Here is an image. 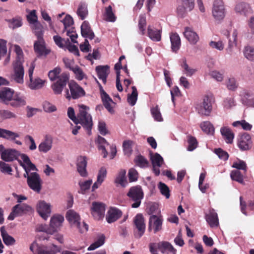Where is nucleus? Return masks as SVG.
<instances>
[{"label":"nucleus","mask_w":254,"mask_h":254,"mask_svg":"<svg viewBox=\"0 0 254 254\" xmlns=\"http://www.w3.org/2000/svg\"><path fill=\"white\" fill-rule=\"evenodd\" d=\"M21 159L22 161H20L19 163L25 171L23 176L27 178L28 186L33 191L39 193L42 189V181L37 173L31 172V171L37 170L35 165L31 162L26 154L21 155Z\"/></svg>","instance_id":"obj_1"},{"label":"nucleus","mask_w":254,"mask_h":254,"mask_svg":"<svg viewBox=\"0 0 254 254\" xmlns=\"http://www.w3.org/2000/svg\"><path fill=\"white\" fill-rule=\"evenodd\" d=\"M89 108L85 105H79V113L77 115V120L75 124H80L87 131L88 135L91 134V129L93 126V122L91 116L87 111Z\"/></svg>","instance_id":"obj_2"},{"label":"nucleus","mask_w":254,"mask_h":254,"mask_svg":"<svg viewBox=\"0 0 254 254\" xmlns=\"http://www.w3.org/2000/svg\"><path fill=\"white\" fill-rule=\"evenodd\" d=\"M30 250L33 254H56L60 252V248L54 244L47 247L38 243L37 241L31 244Z\"/></svg>","instance_id":"obj_3"},{"label":"nucleus","mask_w":254,"mask_h":254,"mask_svg":"<svg viewBox=\"0 0 254 254\" xmlns=\"http://www.w3.org/2000/svg\"><path fill=\"white\" fill-rule=\"evenodd\" d=\"M66 218L72 227L77 228L80 233H83L88 231V226L86 223L83 224V228L80 227V218L79 214L73 210H69L66 212Z\"/></svg>","instance_id":"obj_4"},{"label":"nucleus","mask_w":254,"mask_h":254,"mask_svg":"<svg viewBox=\"0 0 254 254\" xmlns=\"http://www.w3.org/2000/svg\"><path fill=\"white\" fill-rule=\"evenodd\" d=\"M96 142L98 144V149L102 151L104 158H106L108 156V151L107 150V148L108 147H109L110 149V159H112L115 157L117 153L115 145L113 144L110 145L104 138L100 136H98Z\"/></svg>","instance_id":"obj_5"},{"label":"nucleus","mask_w":254,"mask_h":254,"mask_svg":"<svg viewBox=\"0 0 254 254\" xmlns=\"http://www.w3.org/2000/svg\"><path fill=\"white\" fill-rule=\"evenodd\" d=\"M127 195L130 199L134 201V203L131 205L132 207L137 208L139 206L141 200L143 197V193L141 187L137 186L131 187L129 189Z\"/></svg>","instance_id":"obj_6"},{"label":"nucleus","mask_w":254,"mask_h":254,"mask_svg":"<svg viewBox=\"0 0 254 254\" xmlns=\"http://www.w3.org/2000/svg\"><path fill=\"white\" fill-rule=\"evenodd\" d=\"M70 94L68 90L66 91L65 97L70 99L71 97L74 99H78L85 95L83 89L80 87L75 81H70L68 83Z\"/></svg>","instance_id":"obj_7"},{"label":"nucleus","mask_w":254,"mask_h":254,"mask_svg":"<svg viewBox=\"0 0 254 254\" xmlns=\"http://www.w3.org/2000/svg\"><path fill=\"white\" fill-rule=\"evenodd\" d=\"M194 6V0H177L176 12L180 17H184L193 9Z\"/></svg>","instance_id":"obj_8"},{"label":"nucleus","mask_w":254,"mask_h":254,"mask_svg":"<svg viewBox=\"0 0 254 254\" xmlns=\"http://www.w3.org/2000/svg\"><path fill=\"white\" fill-rule=\"evenodd\" d=\"M34 68V63H31L30 66L28 71L30 80V82L28 84V87L32 90H37L43 87L45 83V81L39 77L33 78V73Z\"/></svg>","instance_id":"obj_9"},{"label":"nucleus","mask_w":254,"mask_h":254,"mask_svg":"<svg viewBox=\"0 0 254 254\" xmlns=\"http://www.w3.org/2000/svg\"><path fill=\"white\" fill-rule=\"evenodd\" d=\"M32 208L25 203H19L15 205L8 217V219L13 220L15 217L32 211Z\"/></svg>","instance_id":"obj_10"},{"label":"nucleus","mask_w":254,"mask_h":254,"mask_svg":"<svg viewBox=\"0 0 254 254\" xmlns=\"http://www.w3.org/2000/svg\"><path fill=\"white\" fill-rule=\"evenodd\" d=\"M69 80V75L65 72L61 74L60 77L58 80L54 82L51 86V87L56 94H60L62 93L64 87L66 86L67 82Z\"/></svg>","instance_id":"obj_11"},{"label":"nucleus","mask_w":254,"mask_h":254,"mask_svg":"<svg viewBox=\"0 0 254 254\" xmlns=\"http://www.w3.org/2000/svg\"><path fill=\"white\" fill-rule=\"evenodd\" d=\"M24 70L22 64L20 62L13 64V73L11 75V79L19 84L24 82Z\"/></svg>","instance_id":"obj_12"},{"label":"nucleus","mask_w":254,"mask_h":254,"mask_svg":"<svg viewBox=\"0 0 254 254\" xmlns=\"http://www.w3.org/2000/svg\"><path fill=\"white\" fill-rule=\"evenodd\" d=\"M212 12L213 16L217 21H220L224 18L225 9L222 0H215Z\"/></svg>","instance_id":"obj_13"},{"label":"nucleus","mask_w":254,"mask_h":254,"mask_svg":"<svg viewBox=\"0 0 254 254\" xmlns=\"http://www.w3.org/2000/svg\"><path fill=\"white\" fill-rule=\"evenodd\" d=\"M36 209L40 216L46 220L51 213V205L50 203L44 200H40L37 204Z\"/></svg>","instance_id":"obj_14"},{"label":"nucleus","mask_w":254,"mask_h":254,"mask_svg":"<svg viewBox=\"0 0 254 254\" xmlns=\"http://www.w3.org/2000/svg\"><path fill=\"white\" fill-rule=\"evenodd\" d=\"M196 109L198 113L205 116H209L212 111V101L211 98L207 95L204 96L202 103L200 105H197Z\"/></svg>","instance_id":"obj_15"},{"label":"nucleus","mask_w":254,"mask_h":254,"mask_svg":"<svg viewBox=\"0 0 254 254\" xmlns=\"http://www.w3.org/2000/svg\"><path fill=\"white\" fill-rule=\"evenodd\" d=\"M20 135L18 133L0 128V137L12 141L17 145H21L22 144V142L16 139Z\"/></svg>","instance_id":"obj_16"},{"label":"nucleus","mask_w":254,"mask_h":254,"mask_svg":"<svg viewBox=\"0 0 254 254\" xmlns=\"http://www.w3.org/2000/svg\"><path fill=\"white\" fill-rule=\"evenodd\" d=\"M105 205L104 203L94 202L92 203L91 213L95 219L100 220L103 218L105 215Z\"/></svg>","instance_id":"obj_17"},{"label":"nucleus","mask_w":254,"mask_h":254,"mask_svg":"<svg viewBox=\"0 0 254 254\" xmlns=\"http://www.w3.org/2000/svg\"><path fill=\"white\" fill-rule=\"evenodd\" d=\"M95 80L96 82L99 84L101 98L104 106L110 113H113L114 110L112 105H114L115 103L113 101L112 99L109 97V96L105 92L102 86L101 85L96 78H95Z\"/></svg>","instance_id":"obj_18"},{"label":"nucleus","mask_w":254,"mask_h":254,"mask_svg":"<svg viewBox=\"0 0 254 254\" xmlns=\"http://www.w3.org/2000/svg\"><path fill=\"white\" fill-rule=\"evenodd\" d=\"M134 224L137 231L136 237L139 238L144 234L146 228L142 214H138L135 216L134 219Z\"/></svg>","instance_id":"obj_19"},{"label":"nucleus","mask_w":254,"mask_h":254,"mask_svg":"<svg viewBox=\"0 0 254 254\" xmlns=\"http://www.w3.org/2000/svg\"><path fill=\"white\" fill-rule=\"evenodd\" d=\"M87 165V158L84 156H80L77 158V170L80 175L82 177H86L88 172L86 170Z\"/></svg>","instance_id":"obj_20"},{"label":"nucleus","mask_w":254,"mask_h":254,"mask_svg":"<svg viewBox=\"0 0 254 254\" xmlns=\"http://www.w3.org/2000/svg\"><path fill=\"white\" fill-rule=\"evenodd\" d=\"M53 145V137L51 135H46L38 145L39 151L46 153L52 149Z\"/></svg>","instance_id":"obj_21"},{"label":"nucleus","mask_w":254,"mask_h":254,"mask_svg":"<svg viewBox=\"0 0 254 254\" xmlns=\"http://www.w3.org/2000/svg\"><path fill=\"white\" fill-rule=\"evenodd\" d=\"M64 221V217L61 215H55L53 216L50 220L51 231H48L50 234L57 231L62 225Z\"/></svg>","instance_id":"obj_22"},{"label":"nucleus","mask_w":254,"mask_h":254,"mask_svg":"<svg viewBox=\"0 0 254 254\" xmlns=\"http://www.w3.org/2000/svg\"><path fill=\"white\" fill-rule=\"evenodd\" d=\"M251 144V137L249 134L245 133L240 136L238 141V145L241 150H246L250 149Z\"/></svg>","instance_id":"obj_23"},{"label":"nucleus","mask_w":254,"mask_h":254,"mask_svg":"<svg viewBox=\"0 0 254 254\" xmlns=\"http://www.w3.org/2000/svg\"><path fill=\"white\" fill-rule=\"evenodd\" d=\"M20 152L15 149H5L2 154L1 159L5 162H11L17 158L21 155Z\"/></svg>","instance_id":"obj_24"},{"label":"nucleus","mask_w":254,"mask_h":254,"mask_svg":"<svg viewBox=\"0 0 254 254\" xmlns=\"http://www.w3.org/2000/svg\"><path fill=\"white\" fill-rule=\"evenodd\" d=\"M162 219L161 217L152 215L150 217L149 230L153 229L154 232L156 233L162 228Z\"/></svg>","instance_id":"obj_25"},{"label":"nucleus","mask_w":254,"mask_h":254,"mask_svg":"<svg viewBox=\"0 0 254 254\" xmlns=\"http://www.w3.org/2000/svg\"><path fill=\"white\" fill-rule=\"evenodd\" d=\"M107 170L104 167H102L98 171L97 180L92 186V191H94L103 183L107 176Z\"/></svg>","instance_id":"obj_26"},{"label":"nucleus","mask_w":254,"mask_h":254,"mask_svg":"<svg viewBox=\"0 0 254 254\" xmlns=\"http://www.w3.org/2000/svg\"><path fill=\"white\" fill-rule=\"evenodd\" d=\"M235 10L236 13L245 16L253 12V10L250 5L248 3L244 2L238 3L235 6Z\"/></svg>","instance_id":"obj_27"},{"label":"nucleus","mask_w":254,"mask_h":254,"mask_svg":"<svg viewBox=\"0 0 254 254\" xmlns=\"http://www.w3.org/2000/svg\"><path fill=\"white\" fill-rule=\"evenodd\" d=\"M95 70L98 78L102 81L103 83L105 84L107 81V77L110 73L109 66L107 65H98L96 66Z\"/></svg>","instance_id":"obj_28"},{"label":"nucleus","mask_w":254,"mask_h":254,"mask_svg":"<svg viewBox=\"0 0 254 254\" xmlns=\"http://www.w3.org/2000/svg\"><path fill=\"white\" fill-rule=\"evenodd\" d=\"M34 47L35 52L39 55H46L50 52V51L46 48L43 38H37V40L34 43Z\"/></svg>","instance_id":"obj_29"},{"label":"nucleus","mask_w":254,"mask_h":254,"mask_svg":"<svg viewBox=\"0 0 254 254\" xmlns=\"http://www.w3.org/2000/svg\"><path fill=\"white\" fill-rule=\"evenodd\" d=\"M183 33L185 38L191 44H195L199 40L198 35L190 27H186Z\"/></svg>","instance_id":"obj_30"},{"label":"nucleus","mask_w":254,"mask_h":254,"mask_svg":"<svg viewBox=\"0 0 254 254\" xmlns=\"http://www.w3.org/2000/svg\"><path fill=\"white\" fill-rule=\"evenodd\" d=\"M122 215V212L116 208H110L106 215V220L109 223L117 221Z\"/></svg>","instance_id":"obj_31"},{"label":"nucleus","mask_w":254,"mask_h":254,"mask_svg":"<svg viewBox=\"0 0 254 254\" xmlns=\"http://www.w3.org/2000/svg\"><path fill=\"white\" fill-rule=\"evenodd\" d=\"M114 183L117 186L120 185L123 188L127 186L128 182L126 178V171L125 170L122 169L119 171L115 179Z\"/></svg>","instance_id":"obj_32"},{"label":"nucleus","mask_w":254,"mask_h":254,"mask_svg":"<svg viewBox=\"0 0 254 254\" xmlns=\"http://www.w3.org/2000/svg\"><path fill=\"white\" fill-rule=\"evenodd\" d=\"M14 94V91L9 88H3L0 90V100L7 104L11 101Z\"/></svg>","instance_id":"obj_33"},{"label":"nucleus","mask_w":254,"mask_h":254,"mask_svg":"<svg viewBox=\"0 0 254 254\" xmlns=\"http://www.w3.org/2000/svg\"><path fill=\"white\" fill-rule=\"evenodd\" d=\"M220 133L227 143H232L234 138V133L232 130L227 126H223L220 128Z\"/></svg>","instance_id":"obj_34"},{"label":"nucleus","mask_w":254,"mask_h":254,"mask_svg":"<svg viewBox=\"0 0 254 254\" xmlns=\"http://www.w3.org/2000/svg\"><path fill=\"white\" fill-rule=\"evenodd\" d=\"M206 220L211 227H217L219 225L218 218L217 213L214 209L210 210L206 215Z\"/></svg>","instance_id":"obj_35"},{"label":"nucleus","mask_w":254,"mask_h":254,"mask_svg":"<svg viewBox=\"0 0 254 254\" xmlns=\"http://www.w3.org/2000/svg\"><path fill=\"white\" fill-rule=\"evenodd\" d=\"M26 104L25 98L20 94H15L13 96L9 104L13 107L17 108L25 105Z\"/></svg>","instance_id":"obj_36"},{"label":"nucleus","mask_w":254,"mask_h":254,"mask_svg":"<svg viewBox=\"0 0 254 254\" xmlns=\"http://www.w3.org/2000/svg\"><path fill=\"white\" fill-rule=\"evenodd\" d=\"M81 33L84 38L91 40L94 37L93 32L91 29L88 22L86 21H84L81 26Z\"/></svg>","instance_id":"obj_37"},{"label":"nucleus","mask_w":254,"mask_h":254,"mask_svg":"<svg viewBox=\"0 0 254 254\" xmlns=\"http://www.w3.org/2000/svg\"><path fill=\"white\" fill-rule=\"evenodd\" d=\"M170 39L172 50L175 52H177L181 46V39L179 35L176 33H172L170 34Z\"/></svg>","instance_id":"obj_38"},{"label":"nucleus","mask_w":254,"mask_h":254,"mask_svg":"<svg viewBox=\"0 0 254 254\" xmlns=\"http://www.w3.org/2000/svg\"><path fill=\"white\" fill-rule=\"evenodd\" d=\"M238 33L236 30L233 32L232 38L229 39L228 44L226 48V51L227 54L232 55L233 53L235 48L237 46Z\"/></svg>","instance_id":"obj_39"},{"label":"nucleus","mask_w":254,"mask_h":254,"mask_svg":"<svg viewBox=\"0 0 254 254\" xmlns=\"http://www.w3.org/2000/svg\"><path fill=\"white\" fill-rule=\"evenodd\" d=\"M181 66L183 69V72L188 76H192L196 71L195 69L189 65L186 58L181 59Z\"/></svg>","instance_id":"obj_40"},{"label":"nucleus","mask_w":254,"mask_h":254,"mask_svg":"<svg viewBox=\"0 0 254 254\" xmlns=\"http://www.w3.org/2000/svg\"><path fill=\"white\" fill-rule=\"evenodd\" d=\"M0 231L3 241L6 246H11L15 244V240L7 234L4 227H1Z\"/></svg>","instance_id":"obj_41"},{"label":"nucleus","mask_w":254,"mask_h":254,"mask_svg":"<svg viewBox=\"0 0 254 254\" xmlns=\"http://www.w3.org/2000/svg\"><path fill=\"white\" fill-rule=\"evenodd\" d=\"M147 34L148 37L153 41L158 42L161 40V32L159 30L152 29L150 26H149Z\"/></svg>","instance_id":"obj_42"},{"label":"nucleus","mask_w":254,"mask_h":254,"mask_svg":"<svg viewBox=\"0 0 254 254\" xmlns=\"http://www.w3.org/2000/svg\"><path fill=\"white\" fill-rule=\"evenodd\" d=\"M103 15L104 19L107 21L114 22L116 20V16L111 5H109L105 8V12L103 13Z\"/></svg>","instance_id":"obj_43"},{"label":"nucleus","mask_w":254,"mask_h":254,"mask_svg":"<svg viewBox=\"0 0 254 254\" xmlns=\"http://www.w3.org/2000/svg\"><path fill=\"white\" fill-rule=\"evenodd\" d=\"M76 13L81 20L85 19L88 15L87 4L85 2H81L78 5Z\"/></svg>","instance_id":"obj_44"},{"label":"nucleus","mask_w":254,"mask_h":254,"mask_svg":"<svg viewBox=\"0 0 254 254\" xmlns=\"http://www.w3.org/2000/svg\"><path fill=\"white\" fill-rule=\"evenodd\" d=\"M131 93L127 95V101L131 106H134L137 101L138 98V92L135 86L131 87Z\"/></svg>","instance_id":"obj_45"},{"label":"nucleus","mask_w":254,"mask_h":254,"mask_svg":"<svg viewBox=\"0 0 254 254\" xmlns=\"http://www.w3.org/2000/svg\"><path fill=\"white\" fill-rule=\"evenodd\" d=\"M30 25L37 38H43V26L39 22L37 21Z\"/></svg>","instance_id":"obj_46"},{"label":"nucleus","mask_w":254,"mask_h":254,"mask_svg":"<svg viewBox=\"0 0 254 254\" xmlns=\"http://www.w3.org/2000/svg\"><path fill=\"white\" fill-rule=\"evenodd\" d=\"M238 85L239 84L236 79L234 77H229L226 80V86L229 90H236L238 87Z\"/></svg>","instance_id":"obj_47"},{"label":"nucleus","mask_w":254,"mask_h":254,"mask_svg":"<svg viewBox=\"0 0 254 254\" xmlns=\"http://www.w3.org/2000/svg\"><path fill=\"white\" fill-rule=\"evenodd\" d=\"M200 127L202 130L207 134H212L214 132V128L210 122H202L200 124Z\"/></svg>","instance_id":"obj_48"},{"label":"nucleus","mask_w":254,"mask_h":254,"mask_svg":"<svg viewBox=\"0 0 254 254\" xmlns=\"http://www.w3.org/2000/svg\"><path fill=\"white\" fill-rule=\"evenodd\" d=\"M209 46L212 48L221 51L224 49L225 42L221 39H216L209 42Z\"/></svg>","instance_id":"obj_49"},{"label":"nucleus","mask_w":254,"mask_h":254,"mask_svg":"<svg viewBox=\"0 0 254 254\" xmlns=\"http://www.w3.org/2000/svg\"><path fill=\"white\" fill-rule=\"evenodd\" d=\"M244 57L250 61H254V47L248 46L244 48L243 51Z\"/></svg>","instance_id":"obj_50"},{"label":"nucleus","mask_w":254,"mask_h":254,"mask_svg":"<svg viewBox=\"0 0 254 254\" xmlns=\"http://www.w3.org/2000/svg\"><path fill=\"white\" fill-rule=\"evenodd\" d=\"M71 71L74 73L75 78L78 80H82L86 78V75L82 69L77 65H75L73 68H72Z\"/></svg>","instance_id":"obj_51"},{"label":"nucleus","mask_w":254,"mask_h":254,"mask_svg":"<svg viewBox=\"0 0 254 254\" xmlns=\"http://www.w3.org/2000/svg\"><path fill=\"white\" fill-rule=\"evenodd\" d=\"M105 243V237L103 235L100 236L97 240L92 243L87 249L89 251H93L102 246Z\"/></svg>","instance_id":"obj_52"},{"label":"nucleus","mask_w":254,"mask_h":254,"mask_svg":"<svg viewBox=\"0 0 254 254\" xmlns=\"http://www.w3.org/2000/svg\"><path fill=\"white\" fill-rule=\"evenodd\" d=\"M151 160L152 165L157 167H161L164 162L162 156L157 153L151 155Z\"/></svg>","instance_id":"obj_53"},{"label":"nucleus","mask_w":254,"mask_h":254,"mask_svg":"<svg viewBox=\"0 0 254 254\" xmlns=\"http://www.w3.org/2000/svg\"><path fill=\"white\" fill-rule=\"evenodd\" d=\"M61 72V68L60 67H56L53 69L50 70L48 73L49 79L51 81H55L58 80L60 77V73Z\"/></svg>","instance_id":"obj_54"},{"label":"nucleus","mask_w":254,"mask_h":254,"mask_svg":"<svg viewBox=\"0 0 254 254\" xmlns=\"http://www.w3.org/2000/svg\"><path fill=\"white\" fill-rule=\"evenodd\" d=\"M92 184V179H89L84 181H80L78 183L80 189V191L82 193H85V192L90 188Z\"/></svg>","instance_id":"obj_55"},{"label":"nucleus","mask_w":254,"mask_h":254,"mask_svg":"<svg viewBox=\"0 0 254 254\" xmlns=\"http://www.w3.org/2000/svg\"><path fill=\"white\" fill-rule=\"evenodd\" d=\"M158 187L161 193L165 196L166 198H169L170 194V190L168 186L163 183L159 182L158 185Z\"/></svg>","instance_id":"obj_56"},{"label":"nucleus","mask_w":254,"mask_h":254,"mask_svg":"<svg viewBox=\"0 0 254 254\" xmlns=\"http://www.w3.org/2000/svg\"><path fill=\"white\" fill-rule=\"evenodd\" d=\"M161 251L162 253H164L165 251H167L173 254H176V250L168 242H164L161 243Z\"/></svg>","instance_id":"obj_57"},{"label":"nucleus","mask_w":254,"mask_h":254,"mask_svg":"<svg viewBox=\"0 0 254 254\" xmlns=\"http://www.w3.org/2000/svg\"><path fill=\"white\" fill-rule=\"evenodd\" d=\"M230 176L233 180L237 181L240 183H243V175L238 170H233L231 172Z\"/></svg>","instance_id":"obj_58"},{"label":"nucleus","mask_w":254,"mask_h":254,"mask_svg":"<svg viewBox=\"0 0 254 254\" xmlns=\"http://www.w3.org/2000/svg\"><path fill=\"white\" fill-rule=\"evenodd\" d=\"M151 113L154 120L157 122L163 121V118L158 106L151 108Z\"/></svg>","instance_id":"obj_59"},{"label":"nucleus","mask_w":254,"mask_h":254,"mask_svg":"<svg viewBox=\"0 0 254 254\" xmlns=\"http://www.w3.org/2000/svg\"><path fill=\"white\" fill-rule=\"evenodd\" d=\"M16 115L8 110H0V118L2 120L16 118Z\"/></svg>","instance_id":"obj_60"},{"label":"nucleus","mask_w":254,"mask_h":254,"mask_svg":"<svg viewBox=\"0 0 254 254\" xmlns=\"http://www.w3.org/2000/svg\"><path fill=\"white\" fill-rule=\"evenodd\" d=\"M134 161L137 166L140 168H145L148 166V162L147 160L142 156H137L134 159Z\"/></svg>","instance_id":"obj_61"},{"label":"nucleus","mask_w":254,"mask_h":254,"mask_svg":"<svg viewBox=\"0 0 254 254\" xmlns=\"http://www.w3.org/2000/svg\"><path fill=\"white\" fill-rule=\"evenodd\" d=\"M56 44L60 48L64 49L67 43V39L65 40L58 35L54 36L53 37Z\"/></svg>","instance_id":"obj_62"},{"label":"nucleus","mask_w":254,"mask_h":254,"mask_svg":"<svg viewBox=\"0 0 254 254\" xmlns=\"http://www.w3.org/2000/svg\"><path fill=\"white\" fill-rule=\"evenodd\" d=\"M223 105L225 109H230L236 106V103L233 97H228L224 100Z\"/></svg>","instance_id":"obj_63"},{"label":"nucleus","mask_w":254,"mask_h":254,"mask_svg":"<svg viewBox=\"0 0 254 254\" xmlns=\"http://www.w3.org/2000/svg\"><path fill=\"white\" fill-rule=\"evenodd\" d=\"M245 98V104L249 107L254 108V94L247 91L246 92Z\"/></svg>","instance_id":"obj_64"}]
</instances>
